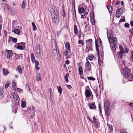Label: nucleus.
I'll return each instance as SVG.
<instances>
[{
    "label": "nucleus",
    "mask_w": 133,
    "mask_h": 133,
    "mask_svg": "<svg viewBox=\"0 0 133 133\" xmlns=\"http://www.w3.org/2000/svg\"><path fill=\"white\" fill-rule=\"evenodd\" d=\"M132 55L131 56V58L132 59H133V53L132 52H131Z\"/></svg>",
    "instance_id": "62"
},
{
    "label": "nucleus",
    "mask_w": 133,
    "mask_h": 133,
    "mask_svg": "<svg viewBox=\"0 0 133 133\" xmlns=\"http://www.w3.org/2000/svg\"><path fill=\"white\" fill-rule=\"evenodd\" d=\"M89 106L90 108L91 109L96 108V105L93 103L89 104Z\"/></svg>",
    "instance_id": "16"
},
{
    "label": "nucleus",
    "mask_w": 133,
    "mask_h": 133,
    "mask_svg": "<svg viewBox=\"0 0 133 133\" xmlns=\"http://www.w3.org/2000/svg\"><path fill=\"white\" fill-rule=\"evenodd\" d=\"M69 61L67 60V61H66V64H69Z\"/></svg>",
    "instance_id": "59"
},
{
    "label": "nucleus",
    "mask_w": 133,
    "mask_h": 133,
    "mask_svg": "<svg viewBox=\"0 0 133 133\" xmlns=\"http://www.w3.org/2000/svg\"><path fill=\"white\" fill-rule=\"evenodd\" d=\"M11 39H10V37H9V39L8 40V43H10V42H11Z\"/></svg>",
    "instance_id": "61"
},
{
    "label": "nucleus",
    "mask_w": 133,
    "mask_h": 133,
    "mask_svg": "<svg viewBox=\"0 0 133 133\" xmlns=\"http://www.w3.org/2000/svg\"><path fill=\"white\" fill-rule=\"evenodd\" d=\"M35 65V68L37 70H38L39 69V67L38 66L39 64V62L37 61H34Z\"/></svg>",
    "instance_id": "15"
},
{
    "label": "nucleus",
    "mask_w": 133,
    "mask_h": 133,
    "mask_svg": "<svg viewBox=\"0 0 133 133\" xmlns=\"http://www.w3.org/2000/svg\"><path fill=\"white\" fill-rule=\"evenodd\" d=\"M105 112L106 115L109 116H110V112L109 110V107L104 108Z\"/></svg>",
    "instance_id": "8"
},
{
    "label": "nucleus",
    "mask_w": 133,
    "mask_h": 133,
    "mask_svg": "<svg viewBox=\"0 0 133 133\" xmlns=\"http://www.w3.org/2000/svg\"><path fill=\"white\" fill-rule=\"evenodd\" d=\"M79 73L80 75H82L83 73V70L82 67L80 66L78 67Z\"/></svg>",
    "instance_id": "18"
},
{
    "label": "nucleus",
    "mask_w": 133,
    "mask_h": 133,
    "mask_svg": "<svg viewBox=\"0 0 133 133\" xmlns=\"http://www.w3.org/2000/svg\"><path fill=\"white\" fill-rule=\"evenodd\" d=\"M120 4V2H119L118 1H117V2H116V4H115V5H118L119 4Z\"/></svg>",
    "instance_id": "54"
},
{
    "label": "nucleus",
    "mask_w": 133,
    "mask_h": 133,
    "mask_svg": "<svg viewBox=\"0 0 133 133\" xmlns=\"http://www.w3.org/2000/svg\"><path fill=\"white\" fill-rule=\"evenodd\" d=\"M25 3L24 1L22 2V9L24 8L25 7Z\"/></svg>",
    "instance_id": "39"
},
{
    "label": "nucleus",
    "mask_w": 133,
    "mask_h": 133,
    "mask_svg": "<svg viewBox=\"0 0 133 133\" xmlns=\"http://www.w3.org/2000/svg\"><path fill=\"white\" fill-rule=\"evenodd\" d=\"M17 90L20 92H23V90L19 88L17 89Z\"/></svg>",
    "instance_id": "52"
},
{
    "label": "nucleus",
    "mask_w": 133,
    "mask_h": 133,
    "mask_svg": "<svg viewBox=\"0 0 133 133\" xmlns=\"http://www.w3.org/2000/svg\"><path fill=\"white\" fill-rule=\"evenodd\" d=\"M107 8L108 10H109V12L110 11V10H112V8L111 6L110 5H108L107 6Z\"/></svg>",
    "instance_id": "37"
},
{
    "label": "nucleus",
    "mask_w": 133,
    "mask_h": 133,
    "mask_svg": "<svg viewBox=\"0 0 133 133\" xmlns=\"http://www.w3.org/2000/svg\"><path fill=\"white\" fill-rule=\"evenodd\" d=\"M107 35H108V41H109V39H110V38L111 39H112L113 38L112 37L113 35H112L111 34H109V36H108V31H107Z\"/></svg>",
    "instance_id": "27"
},
{
    "label": "nucleus",
    "mask_w": 133,
    "mask_h": 133,
    "mask_svg": "<svg viewBox=\"0 0 133 133\" xmlns=\"http://www.w3.org/2000/svg\"><path fill=\"white\" fill-rule=\"evenodd\" d=\"M110 45V46L112 50H115L117 45V41L116 37H115L111 39H109V41Z\"/></svg>",
    "instance_id": "2"
},
{
    "label": "nucleus",
    "mask_w": 133,
    "mask_h": 133,
    "mask_svg": "<svg viewBox=\"0 0 133 133\" xmlns=\"http://www.w3.org/2000/svg\"><path fill=\"white\" fill-rule=\"evenodd\" d=\"M80 77L81 78H82V79H84V77L83 76L80 75Z\"/></svg>",
    "instance_id": "60"
},
{
    "label": "nucleus",
    "mask_w": 133,
    "mask_h": 133,
    "mask_svg": "<svg viewBox=\"0 0 133 133\" xmlns=\"http://www.w3.org/2000/svg\"><path fill=\"white\" fill-rule=\"evenodd\" d=\"M12 28H14L17 27V25L18 24L17 21L16 20H14L12 23Z\"/></svg>",
    "instance_id": "11"
},
{
    "label": "nucleus",
    "mask_w": 133,
    "mask_h": 133,
    "mask_svg": "<svg viewBox=\"0 0 133 133\" xmlns=\"http://www.w3.org/2000/svg\"><path fill=\"white\" fill-rule=\"evenodd\" d=\"M124 51H125V52L126 53H128V49H127L125 48L124 49Z\"/></svg>",
    "instance_id": "55"
},
{
    "label": "nucleus",
    "mask_w": 133,
    "mask_h": 133,
    "mask_svg": "<svg viewBox=\"0 0 133 133\" xmlns=\"http://www.w3.org/2000/svg\"><path fill=\"white\" fill-rule=\"evenodd\" d=\"M65 46L66 48V49L68 50H69L70 49V45L69 44V43H66Z\"/></svg>",
    "instance_id": "26"
},
{
    "label": "nucleus",
    "mask_w": 133,
    "mask_h": 133,
    "mask_svg": "<svg viewBox=\"0 0 133 133\" xmlns=\"http://www.w3.org/2000/svg\"><path fill=\"white\" fill-rule=\"evenodd\" d=\"M85 68L86 69L88 70H90L91 68V64L88 61H87L85 64Z\"/></svg>",
    "instance_id": "5"
},
{
    "label": "nucleus",
    "mask_w": 133,
    "mask_h": 133,
    "mask_svg": "<svg viewBox=\"0 0 133 133\" xmlns=\"http://www.w3.org/2000/svg\"><path fill=\"white\" fill-rule=\"evenodd\" d=\"M57 89L58 90V92L60 94H61L62 93V89L61 86L58 87V86H57Z\"/></svg>",
    "instance_id": "25"
},
{
    "label": "nucleus",
    "mask_w": 133,
    "mask_h": 133,
    "mask_svg": "<svg viewBox=\"0 0 133 133\" xmlns=\"http://www.w3.org/2000/svg\"><path fill=\"white\" fill-rule=\"evenodd\" d=\"M94 17V16H93V17ZM91 23H92V25H94L95 23V19L93 17V18H91Z\"/></svg>",
    "instance_id": "33"
},
{
    "label": "nucleus",
    "mask_w": 133,
    "mask_h": 133,
    "mask_svg": "<svg viewBox=\"0 0 133 133\" xmlns=\"http://www.w3.org/2000/svg\"><path fill=\"white\" fill-rule=\"evenodd\" d=\"M10 39L11 40V41L14 43H16L17 42V39L16 38H14L11 36H10Z\"/></svg>",
    "instance_id": "22"
},
{
    "label": "nucleus",
    "mask_w": 133,
    "mask_h": 133,
    "mask_svg": "<svg viewBox=\"0 0 133 133\" xmlns=\"http://www.w3.org/2000/svg\"><path fill=\"white\" fill-rule=\"evenodd\" d=\"M9 84H10V83L9 82H7L6 83V84H5V85L4 88H8L9 86Z\"/></svg>",
    "instance_id": "43"
},
{
    "label": "nucleus",
    "mask_w": 133,
    "mask_h": 133,
    "mask_svg": "<svg viewBox=\"0 0 133 133\" xmlns=\"http://www.w3.org/2000/svg\"><path fill=\"white\" fill-rule=\"evenodd\" d=\"M26 105V102L25 101H23L21 103V106L22 108H24Z\"/></svg>",
    "instance_id": "34"
},
{
    "label": "nucleus",
    "mask_w": 133,
    "mask_h": 133,
    "mask_svg": "<svg viewBox=\"0 0 133 133\" xmlns=\"http://www.w3.org/2000/svg\"><path fill=\"white\" fill-rule=\"evenodd\" d=\"M69 76V74H67L66 75L64 76V79L65 81L67 82H68V76Z\"/></svg>",
    "instance_id": "30"
},
{
    "label": "nucleus",
    "mask_w": 133,
    "mask_h": 133,
    "mask_svg": "<svg viewBox=\"0 0 133 133\" xmlns=\"http://www.w3.org/2000/svg\"><path fill=\"white\" fill-rule=\"evenodd\" d=\"M17 44H23V46H24L25 44V43H17Z\"/></svg>",
    "instance_id": "57"
},
{
    "label": "nucleus",
    "mask_w": 133,
    "mask_h": 133,
    "mask_svg": "<svg viewBox=\"0 0 133 133\" xmlns=\"http://www.w3.org/2000/svg\"><path fill=\"white\" fill-rule=\"evenodd\" d=\"M32 25L33 28V30H36V28L35 23L34 22H32Z\"/></svg>",
    "instance_id": "36"
},
{
    "label": "nucleus",
    "mask_w": 133,
    "mask_h": 133,
    "mask_svg": "<svg viewBox=\"0 0 133 133\" xmlns=\"http://www.w3.org/2000/svg\"><path fill=\"white\" fill-rule=\"evenodd\" d=\"M120 132V133H128L127 131L123 129L121 130Z\"/></svg>",
    "instance_id": "46"
},
{
    "label": "nucleus",
    "mask_w": 133,
    "mask_h": 133,
    "mask_svg": "<svg viewBox=\"0 0 133 133\" xmlns=\"http://www.w3.org/2000/svg\"><path fill=\"white\" fill-rule=\"evenodd\" d=\"M16 70L18 71V72L20 74H21L22 73V70L21 69V67L20 66H18L16 69Z\"/></svg>",
    "instance_id": "14"
},
{
    "label": "nucleus",
    "mask_w": 133,
    "mask_h": 133,
    "mask_svg": "<svg viewBox=\"0 0 133 133\" xmlns=\"http://www.w3.org/2000/svg\"><path fill=\"white\" fill-rule=\"evenodd\" d=\"M99 42V43H101V41L100 39H97V41L96 40L95 41V45L96 48V50L97 53L99 52L98 45V42Z\"/></svg>",
    "instance_id": "6"
},
{
    "label": "nucleus",
    "mask_w": 133,
    "mask_h": 133,
    "mask_svg": "<svg viewBox=\"0 0 133 133\" xmlns=\"http://www.w3.org/2000/svg\"><path fill=\"white\" fill-rule=\"evenodd\" d=\"M124 26L125 27L128 28L129 27V24L128 23H125Z\"/></svg>",
    "instance_id": "48"
},
{
    "label": "nucleus",
    "mask_w": 133,
    "mask_h": 133,
    "mask_svg": "<svg viewBox=\"0 0 133 133\" xmlns=\"http://www.w3.org/2000/svg\"><path fill=\"white\" fill-rule=\"evenodd\" d=\"M88 57V59L89 60L91 61L94 58V56L93 55H91L89 56Z\"/></svg>",
    "instance_id": "29"
},
{
    "label": "nucleus",
    "mask_w": 133,
    "mask_h": 133,
    "mask_svg": "<svg viewBox=\"0 0 133 133\" xmlns=\"http://www.w3.org/2000/svg\"><path fill=\"white\" fill-rule=\"evenodd\" d=\"M84 12V8H82L79 10V13H83Z\"/></svg>",
    "instance_id": "28"
},
{
    "label": "nucleus",
    "mask_w": 133,
    "mask_h": 133,
    "mask_svg": "<svg viewBox=\"0 0 133 133\" xmlns=\"http://www.w3.org/2000/svg\"><path fill=\"white\" fill-rule=\"evenodd\" d=\"M81 15V18H86V17H84V15L83 16L82 15Z\"/></svg>",
    "instance_id": "63"
},
{
    "label": "nucleus",
    "mask_w": 133,
    "mask_h": 133,
    "mask_svg": "<svg viewBox=\"0 0 133 133\" xmlns=\"http://www.w3.org/2000/svg\"><path fill=\"white\" fill-rule=\"evenodd\" d=\"M1 6L4 9H5L7 8L9 10V8L4 3H2L1 4Z\"/></svg>",
    "instance_id": "21"
},
{
    "label": "nucleus",
    "mask_w": 133,
    "mask_h": 133,
    "mask_svg": "<svg viewBox=\"0 0 133 133\" xmlns=\"http://www.w3.org/2000/svg\"><path fill=\"white\" fill-rule=\"evenodd\" d=\"M5 51L7 52L6 57L8 58H10L12 55V52L11 50H5Z\"/></svg>",
    "instance_id": "4"
},
{
    "label": "nucleus",
    "mask_w": 133,
    "mask_h": 133,
    "mask_svg": "<svg viewBox=\"0 0 133 133\" xmlns=\"http://www.w3.org/2000/svg\"><path fill=\"white\" fill-rule=\"evenodd\" d=\"M78 43L82 45H83L84 44L83 41L82 40H79L78 41Z\"/></svg>",
    "instance_id": "45"
},
{
    "label": "nucleus",
    "mask_w": 133,
    "mask_h": 133,
    "mask_svg": "<svg viewBox=\"0 0 133 133\" xmlns=\"http://www.w3.org/2000/svg\"><path fill=\"white\" fill-rule=\"evenodd\" d=\"M50 10L54 22L56 23H58L59 21V15L56 7L53 5H51L50 7Z\"/></svg>",
    "instance_id": "1"
},
{
    "label": "nucleus",
    "mask_w": 133,
    "mask_h": 133,
    "mask_svg": "<svg viewBox=\"0 0 133 133\" xmlns=\"http://www.w3.org/2000/svg\"><path fill=\"white\" fill-rule=\"evenodd\" d=\"M12 31L16 34L18 35H19L20 34V31L18 29H15Z\"/></svg>",
    "instance_id": "19"
},
{
    "label": "nucleus",
    "mask_w": 133,
    "mask_h": 133,
    "mask_svg": "<svg viewBox=\"0 0 133 133\" xmlns=\"http://www.w3.org/2000/svg\"><path fill=\"white\" fill-rule=\"evenodd\" d=\"M130 72H125L124 76L126 78H127L130 76Z\"/></svg>",
    "instance_id": "31"
},
{
    "label": "nucleus",
    "mask_w": 133,
    "mask_h": 133,
    "mask_svg": "<svg viewBox=\"0 0 133 133\" xmlns=\"http://www.w3.org/2000/svg\"><path fill=\"white\" fill-rule=\"evenodd\" d=\"M50 95L51 97V98L52 99V98H53V94L52 92H50Z\"/></svg>",
    "instance_id": "50"
},
{
    "label": "nucleus",
    "mask_w": 133,
    "mask_h": 133,
    "mask_svg": "<svg viewBox=\"0 0 133 133\" xmlns=\"http://www.w3.org/2000/svg\"><path fill=\"white\" fill-rule=\"evenodd\" d=\"M125 72H130V69H129L128 68H126L125 69Z\"/></svg>",
    "instance_id": "49"
},
{
    "label": "nucleus",
    "mask_w": 133,
    "mask_h": 133,
    "mask_svg": "<svg viewBox=\"0 0 133 133\" xmlns=\"http://www.w3.org/2000/svg\"><path fill=\"white\" fill-rule=\"evenodd\" d=\"M68 52L67 51V50H66L64 52V54L65 55L67 56L68 55Z\"/></svg>",
    "instance_id": "51"
},
{
    "label": "nucleus",
    "mask_w": 133,
    "mask_h": 133,
    "mask_svg": "<svg viewBox=\"0 0 133 133\" xmlns=\"http://www.w3.org/2000/svg\"><path fill=\"white\" fill-rule=\"evenodd\" d=\"M88 79L89 80L92 81H94L95 80V78L92 77H88Z\"/></svg>",
    "instance_id": "47"
},
{
    "label": "nucleus",
    "mask_w": 133,
    "mask_h": 133,
    "mask_svg": "<svg viewBox=\"0 0 133 133\" xmlns=\"http://www.w3.org/2000/svg\"><path fill=\"white\" fill-rule=\"evenodd\" d=\"M85 94L87 97H89L91 96V92L89 90L87 89L85 92Z\"/></svg>",
    "instance_id": "10"
},
{
    "label": "nucleus",
    "mask_w": 133,
    "mask_h": 133,
    "mask_svg": "<svg viewBox=\"0 0 133 133\" xmlns=\"http://www.w3.org/2000/svg\"><path fill=\"white\" fill-rule=\"evenodd\" d=\"M31 61L33 63H34L35 60V58L34 55V54L33 53H31Z\"/></svg>",
    "instance_id": "17"
},
{
    "label": "nucleus",
    "mask_w": 133,
    "mask_h": 133,
    "mask_svg": "<svg viewBox=\"0 0 133 133\" xmlns=\"http://www.w3.org/2000/svg\"><path fill=\"white\" fill-rule=\"evenodd\" d=\"M86 43H92V39H89L88 40H87L86 41Z\"/></svg>",
    "instance_id": "38"
},
{
    "label": "nucleus",
    "mask_w": 133,
    "mask_h": 133,
    "mask_svg": "<svg viewBox=\"0 0 133 133\" xmlns=\"http://www.w3.org/2000/svg\"><path fill=\"white\" fill-rule=\"evenodd\" d=\"M17 48L19 50H23V48L22 47L21 45H18L17 47Z\"/></svg>",
    "instance_id": "44"
},
{
    "label": "nucleus",
    "mask_w": 133,
    "mask_h": 133,
    "mask_svg": "<svg viewBox=\"0 0 133 133\" xmlns=\"http://www.w3.org/2000/svg\"><path fill=\"white\" fill-rule=\"evenodd\" d=\"M120 13H119V9H118L116 10V17L119 18L121 16Z\"/></svg>",
    "instance_id": "20"
},
{
    "label": "nucleus",
    "mask_w": 133,
    "mask_h": 133,
    "mask_svg": "<svg viewBox=\"0 0 133 133\" xmlns=\"http://www.w3.org/2000/svg\"><path fill=\"white\" fill-rule=\"evenodd\" d=\"M104 108L109 107L110 105L109 104L108 101H106L104 103Z\"/></svg>",
    "instance_id": "24"
},
{
    "label": "nucleus",
    "mask_w": 133,
    "mask_h": 133,
    "mask_svg": "<svg viewBox=\"0 0 133 133\" xmlns=\"http://www.w3.org/2000/svg\"><path fill=\"white\" fill-rule=\"evenodd\" d=\"M74 30L75 33L76 34H77L78 33L77 31V26L76 25H75L74 26Z\"/></svg>",
    "instance_id": "23"
},
{
    "label": "nucleus",
    "mask_w": 133,
    "mask_h": 133,
    "mask_svg": "<svg viewBox=\"0 0 133 133\" xmlns=\"http://www.w3.org/2000/svg\"><path fill=\"white\" fill-rule=\"evenodd\" d=\"M130 24L131 26H133V21H132L131 22Z\"/></svg>",
    "instance_id": "58"
},
{
    "label": "nucleus",
    "mask_w": 133,
    "mask_h": 133,
    "mask_svg": "<svg viewBox=\"0 0 133 133\" xmlns=\"http://www.w3.org/2000/svg\"><path fill=\"white\" fill-rule=\"evenodd\" d=\"M14 99L15 101L17 103H18L20 101V99L17 94H15L14 95Z\"/></svg>",
    "instance_id": "7"
},
{
    "label": "nucleus",
    "mask_w": 133,
    "mask_h": 133,
    "mask_svg": "<svg viewBox=\"0 0 133 133\" xmlns=\"http://www.w3.org/2000/svg\"><path fill=\"white\" fill-rule=\"evenodd\" d=\"M3 73L4 75L6 76L8 74L9 72L8 71L7 69L4 68L3 69Z\"/></svg>",
    "instance_id": "12"
},
{
    "label": "nucleus",
    "mask_w": 133,
    "mask_h": 133,
    "mask_svg": "<svg viewBox=\"0 0 133 133\" xmlns=\"http://www.w3.org/2000/svg\"><path fill=\"white\" fill-rule=\"evenodd\" d=\"M124 53L125 52H121V51H119V52H118L117 55L119 57L121 58H123Z\"/></svg>",
    "instance_id": "13"
},
{
    "label": "nucleus",
    "mask_w": 133,
    "mask_h": 133,
    "mask_svg": "<svg viewBox=\"0 0 133 133\" xmlns=\"http://www.w3.org/2000/svg\"><path fill=\"white\" fill-rule=\"evenodd\" d=\"M125 21V19L124 17H123L122 18L120 19V20L119 21L120 22H124Z\"/></svg>",
    "instance_id": "40"
},
{
    "label": "nucleus",
    "mask_w": 133,
    "mask_h": 133,
    "mask_svg": "<svg viewBox=\"0 0 133 133\" xmlns=\"http://www.w3.org/2000/svg\"><path fill=\"white\" fill-rule=\"evenodd\" d=\"M3 87H0V98H2L3 97Z\"/></svg>",
    "instance_id": "9"
},
{
    "label": "nucleus",
    "mask_w": 133,
    "mask_h": 133,
    "mask_svg": "<svg viewBox=\"0 0 133 133\" xmlns=\"http://www.w3.org/2000/svg\"><path fill=\"white\" fill-rule=\"evenodd\" d=\"M67 86L68 88L69 89H71L72 88V87L70 85H67Z\"/></svg>",
    "instance_id": "53"
},
{
    "label": "nucleus",
    "mask_w": 133,
    "mask_h": 133,
    "mask_svg": "<svg viewBox=\"0 0 133 133\" xmlns=\"http://www.w3.org/2000/svg\"><path fill=\"white\" fill-rule=\"evenodd\" d=\"M92 122L95 124V125L96 127H98V123L97 121H92Z\"/></svg>",
    "instance_id": "41"
},
{
    "label": "nucleus",
    "mask_w": 133,
    "mask_h": 133,
    "mask_svg": "<svg viewBox=\"0 0 133 133\" xmlns=\"http://www.w3.org/2000/svg\"><path fill=\"white\" fill-rule=\"evenodd\" d=\"M37 81H39L41 80V76L40 74L39 73H38L37 74Z\"/></svg>",
    "instance_id": "32"
},
{
    "label": "nucleus",
    "mask_w": 133,
    "mask_h": 133,
    "mask_svg": "<svg viewBox=\"0 0 133 133\" xmlns=\"http://www.w3.org/2000/svg\"><path fill=\"white\" fill-rule=\"evenodd\" d=\"M93 119L94 121H95L96 120V119L95 117H93Z\"/></svg>",
    "instance_id": "64"
},
{
    "label": "nucleus",
    "mask_w": 133,
    "mask_h": 133,
    "mask_svg": "<svg viewBox=\"0 0 133 133\" xmlns=\"http://www.w3.org/2000/svg\"><path fill=\"white\" fill-rule=\"evenodd\" d=\"M12 87L13 88H14L15 89L16 88V85L15 82H14L13 81V82L12 83Z\"/></svg>",
    "instance_id": "42"
},
{
    "label": "nucleus",
    "mask_w": 133,
    "mask_h": 133,
    "mask_svg": "<svg viewBox=\"0 0 133 133\" xmlns=\"http://www.w3.org/2000/svg\"><path fill=\"white\" fill-rule=\"evenodd\" d=\"M87 118L90 121H91L92 122V120L91 119V118H90V117H89V116H88L87 117Z\"/></svg>",
    "instance_id": "56"
},
{
    "label": "nucleus",
    "mask_w": 133,
    "mask_h": 133,
    "mask_svg": "<svg viewBox=\"0 0 133 133\" xmlns=\"http://www.w3.org/2000/svg\"><path fill=\"white\" fill-rule=\"evenodd\" d=\"M120 51L121 52H125L124 49H123L122 46L121 45H120L119 46Z\"/></svg>",
    "instance_id": "35"
},
{
    "label": "nucleus",
    "mask_w": 133,
    "mask_h": 133,
    "mask_svg": "<svg viewBox=\"0 0 133 133\" xmlns=\"http://www.w3.org/2000/svg\"><path fill=\"white\" fill-rule=\"evenodd\" d=\"M92 47L91 43L87 44L86 46L85 52H88L89 51H92Z\"/></svg>",
    "instance_id": "3"
}]
</instances>
